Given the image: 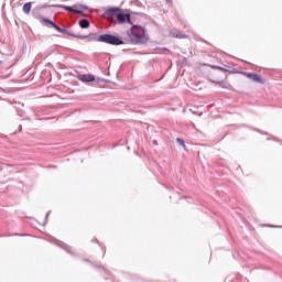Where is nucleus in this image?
I'll return each instance as SVG.
<instances>
[{"instance_id":"1","label":"nucleus","mask_w":282,"mask_h":282,"mask_svg":"<svg viewBox=\"0 0 282 282\" xmlns=\"http://www.w3.org/2000/svg\"><path fill=\"white\" fill-rule=\"evenodd\" d=\"M128 37L131 43H148L149 37L147 36V33L144 32V29L142 26L134 25L131 28V30L128 31Z\"/></svg>"},{"instance_id":"2","label":"nucleus","mask_w":282,"mask_h":282,"mask_svg":"<svg viewBox=\"0 0 282 282\" xmlns=\"http://www.w3.org/2000/svg\"><path fill=\"white\" fill-rule=\"evenodd\" d=\"M99 43H107L108 45H124V42L116 35L102 34L97 37Z\"/></svg>"},{"instance_id":"3","label":"nucleus","mask_w":282,"mask_h":282,"mask_svg":"<svg viewBox=\"0 0 282 282\" xmlns=\"http://www.w3.org/2000/svg\"><path fill=\"white\" fill-rule=\"evenodd\" d=\"M121 11L122 9L120 8H110L106 10L105 15L107 19H109V21L116 22L118 14H120Z\"/></svg>"},{"instance_id":"4","label":"nucleus","mask_w":282,"mask_h":282,"mask_svg":"<svg viewBox=\"0 0 282 282\" xmlns=\"http://www.w3.org/2000/svg\"><path fill=\"white\" fill-rule=\"evenodd\" d=\"M117 23H130L131 22V14L124 13L123 10L117 15Z\"/></svg>"},{"instance_id":"5","label":"nucleus","mask_w":282,"mask_h":282,"mask_svg":"<svg viewBox=\"0 0 282 282\" xmlns=\"http://www.w3.org/2000/svg\"><path fill=\"white\" fill-rule=\"evenodd\" d=\"M247 78H250V80H253L254 83H259L260 85H263V78H261V76L259 74H254V73H247L246 74Z\"/></svg>"},{"instance_id":"6","label":"nucleus","mask_w":282,"mask_h":282,"mask_svg":"<svg viewBox=\"0 0 282 282\" xmlns=\"http://www.w3.org/2000/svg\"><path fill=\"white\" fill-rule=\"evenodd\" d=\"M41 23H43L44 25H51V28H54V30H56L57 32H63V29H61L58 25H56V23H54L50 19L42 18Z\"/></svg>"},{"instance_id":"7","label":"nucleus","mask_w":282,"mask_h":282,"mask_svg":"<svg viewBox=\"0 0 282 282\" xmlns=\"http://www.w3.org/2000/svg\"><path fill=\"white\" fill-rule=\"evenodd\" d=\"M78 78L82 83H94V80H96V77L91 74L79 75Z\"/></svg>"},{"instance_id":"8","label":"nucleus","mask_w":282,"mask_h":282,"mask_svg":"<svg viewBox=\"0 0 282 282\" xmlns=\"http://www.w3.org/2000/svg\"><path fill=\"white\" fill-rule=\"evenodd\" d=\"M55 8H62L63 10H66V12H74V14H83V11L76 10L72 7H65L63 4H57V6H55Z\"/></svg>"},{"instance_id":"9","label":"nucleus","mask_w":282,"mask_h":282,"mask_svg":"<svg viewBox=\"0 0 282 282\" xmlns=\"http://www.w3.org/2000/svg\"><path fill=\"white\" fill-rule=\"evenodd\" d=\"M22 10L24 14H30V12H32V2L24 3Z\"/></svg>"},{"instance_id":"10","label":"nucleus","mask_w":282,"mask_h":282,"mask_svg":"<svg viewBox=\"0 0 282 282\" xmlns=\"http://www.w3.org/2000/svg\"><path fill=\"white\" fill-rule=\"evenodd\" d=\"M79 28H82L83 30H87V28H89V20H87V19L80 20Z\"/></svg>"},{"instance_id":"11","label":"nucleus","mask_w":282,"mask_h":282,"mask_svg":"<svg viewBox=\"0 0 282 282\" xmlns=\"http://www.w3.org/2000/svg\"><path fill=\"white\" fill-rule=\"evenodd\" d=\"M176 142H178V144H180L181 147H183V149H186V143L184 142V140H182L181 138H177V139H176Z\"/></svg>"},{"instance_id":"12","label":"nucleus","mask_w":282,"mask_h":282,"mask_svg":"<svg viewBox=\"0 0 282 282\" xmlns=\"http://www.w3.org/2000/svg\"><path fill=\"white\" fill-rule=\"evenodd\" d=\"M213 69H219V72H229L228 68L220 67V66H212Z\"/></svg>"},{"instance_id":"13","label":"nucleus","mask_w":282,"mask_h":282,"mask_svg":"<svg viewBox=\"0 0 282 282\" xmlns=\"http://www.w3.org/2000/svg\"><path fill=\"white\" fill-rule=\"evenodd\" d=\"M177 39H188V35L180 33L178 35H176Z\"/></svg>"},{"instance_id":"14","label":"nucleus","mask_w":282,"mask_h":282,"mask_svg":"<svg viewBox=\"0 0 282 282\" xmlns=\"http://www.w3.org/2000/svg\"><path fill=\"white\" fill-rule=\"evenodd\" d=\"M79 8H80L82 10H87V7H86L85 4H80Z\"/></svg>"}]
</instances>
